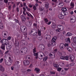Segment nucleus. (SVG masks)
Segmentation results:
<instances>
[{"instance_id":"f257e3e1","label":"nucleus","mask_w":76,"mask_h":76,"mask_svg":"<svg viewBox=\"0 0 76 76\" xmlns=\"http://www.w3.org/2000/svg\"><path fill=\"white\" fill-rule=\"evenodd\" d=\"M6 40V39H4L1 41V42L2 43V45L1 47V48L3 50H5V45H4V44Z\"/></svg>"},{"instance_id":"f03ea898","label":"nucleus","mask_w":76,"mask_h":76,"mask_svg":"<svg viewBox=\"0 0 76 76\" xmlns=\"http://www.w3.org/2000/svg\"><path fill=\"white\" fill-rule=\"evenodd\" d=\"M70 22L71 23H75L76 21V17L75 16H72L70 17Z\"/></svg>"},{"instance_id":"7ed1b4c3","label":"nucleus","mask_w":76,"mask_h":76,"mask_svg":"<svg viewBox=\"0 0 76 76\" xmlns=\"http://www.w3.org/2000/svg\"><path fill=\"white\" fill-rule=\"evenodd\" d=\"M13 52L15 53L16 55L19 56L20 54V51L19 49H17V48H14L13 49Z\"/></svg>"},{"instance_id":"20e7f679","label":"nucleus","mask_w":76,"mask_h":76,"mask_svg":"<svg viewBox=\"0 0 76 76\" xmlns=\"http://www.w3.org/2000/svg\"><path fill=\"white\" fill-rule=\"evenodd\" d=\"M57 39V38L56 37H53V38L52 39L51 41L52 43H51V45H53L52 46H54L56 45V43H55V42Z\"/></svg>"},{"instance_id":"39448f33","label":"nucleus","mask_w":76,"mask_h":76,"mask_svg":"<svg viewBox=\"0 0 76 76\" xmlns=\"http://www.w3.org/2000/svg\"><path fill=\"white\" fill-rule=\"evenodd\" d=\"M20 30L22 32H26L27 31V28L25 26H23L21 27Z\"/></svg>"},{"instance_id":"423d86ee","label":"nucleus","mask_w":76,"mask_h":76,"mask_svg":"<svg viewBox=\"0 0 76 76\" xmlns=\"http://www.w3.org/2000/svg\"><path fill=\"white\" fill-rule=\"evenodd\" d=\"M31 33H32V35H36L37 34V30L35 29H32L31 31Z\"/></svg>"},{"instance_id":"0eeeda50","label":"nucleus","mask_w":76,"mask_h":76,"mask_svg":"<svg viewBox=\"0 0 76 76\" xmlns=\"http://www.w3.org/2000/svg\"><path fill=\"white\" fill-rule=\"evenodd\" d=\"M58 29H59L60 31H63L64 29V28L63 27V26L60 25H58Z\"/></svg>"},{"instance_id":"6e6552de","label":"nucleus","mask_w":76,"mask_h":76,"mask_svg":"<svg viewBox=\"0 0 76 76\" xmlns=\"http://www.w3.org/2000/svg\"><path fill=\"white\" fill-rule=\"evenodd\" d=\"M69 56H66V57H65L64 56H61L60 57L61 59L62 60H69Z\"/></svg>"},{"instance_id":"1a4fd4ad","label":"nucleus","mask_w":76,"mask_h":76,"mask_svg":"<svg viewBox=\"0 0 76 76\" xmlns=\"http://www.w3.org/2000/svg\"><path fill=\"white\" fill-rule=\"evenodd\" d=\"M5 60V63L7 66H10L12 64V62H10L9 61H7L6 60L4 59Z\"/></svg>"},{"instance_id":"9d476101","label":"nucleus","mask_w":76,"mask_h":76,"mask_svg":"<svg viewBox=\"0 0 76 76\" xmlns=\"http://www.w3.org/2000/svg\"><path fill=\"white\" fill-rule=\"evenodd\" d=\"M23 63L25 66H28L30 64L29 61L28 60H25L23 61Z\"/></svg>"},{"instance_id":"9b49d317","label":"nucleus","mask_w":76,"mask_h":76,"mask_svg":"<svg viewBox=\"0 0 76 76\" xmlns=\"http://www.w3.org/2000/svg\"><path fill=\"white\" fill-rule=\"evenodd\" d=\"M68 12H67L62 11L61 12V14L63 16H66L68 15Z\"/></svg>"},{"instance_id":"f8f14e48","label":"nucleus","mask_w":76,"mask_h":76,"mask_svg":"<svg viewBox=\"0 0 76 76\" xmlns=\"http://www.w3.org/2000/svg\"><path fill=\"white\" fill-rule=\"evenodd\" d=\"M66 49L69 51V52H72V51H73V49H72V48H71L70 47H67L66 48Z\"/></svg>"},{"instance_id":"ddd939ff","label":"nucleus","mask_w":76,"mask_h":76,"mask_svg":"<svg viewBox=\"0 0 76 76\" xmlns=\"http://www.w3.org/2000/svg\"><path fill=\"white\" fill-rule=\"evenodd\" d=\"M58 17L61 19H63L64 18V16L61 14H59L58 15Z\"/></svg>"},{"instance_id":"4468645a","label":"nucleus","mask_w":76,"mask_h":76,"mask_svg":"<svg viewBox=\"0 0 76 76\" xmlns=\"http://www.w3.org/2000/svg\"><path fill=\"white\" fill-rule=\"evenodd\" d=\"M21 53H22L23 54H25L24 48H22L20 50Z\"/></svg>"},{"instance_id":"2eb2a0df","label":"nucleus","mask_w":76,"mask_h":76,"mask_svg":"<svg viewBox=\"0 0 76 76\" xmlns=\"http://www.w3.org/2000/svg\"><path fill=\"white\" fill-rule=\"evenodd\" d=\"M0 70L1 71V72H4V67L1 65H0Z\"/></svg>"},{"instance_id":"dca6fc26","label":"nucleus","mask_w":76,"mask_h":76,"mask_svg":"<svg viewBox=\"0 0 76 76\" xmlns=\"http://www.w3.org/2000/svg\"><path fill=\"white\" fill-rule=\"evenodd\" d=\"M22 17V21H25L26 20V18L25 17V16H24V15H21Z\"/></svg>"},{"instance_id":"f3484780","label":"nucleus","mask_w":76,"mask_h":76,"mask_svg":"<svg viewBox=\"0 0 76 76\" xmlns=\"http://www.w3.org/2000/svg\"><path fill=\"white\" fill-rule=\"evenodd\" d=\"M19 45V42H15V48H16V47H18Z\"/></svg>"},{"instance_id":"a211bd4d","label":"nucleus","mask_w":76,"mask_h":76,"mask_svg":"<svg viewBox=\"0 0 76 76\" xmlns=\"http://www.w3.org/2000/svg\"><path fill=\"white\" fill-rule=\"evenodd\" d=\"M65 41L66 42V43H70V38H68L67 39H65Z\"/></svg>"},{"instance_id":"6ab92c4d","label":"nucleus","mask_w":76,"mask_h":76,"mask_svg":"<svg viewBox=\"0 0 76 76\" xmlns=\"http://www.w3.org/2000/svg\"><path fill=\"white\" fill-rule=\"evenodd\" d=\"M71 45L72 47H73V48H76V44L75 43H72Z\"/></svg>"},{"instance_id":"aec40b11","label":"nucleus","mask_w":76,"mask_h":76,"mask_svg":"<svg viewBox=\"0 0 76 76\" xmlns=\"http://www.w3.org/2000/svg\"><path fill=\"white\" fill-rule=\"evenodd\" d=\"M45 6L46 9H48L49 7V4H48V2H45Z\"/></svg>"},{"instance_id":"412c9836","label":"nucleus","mask_w":76,"mask_h":76,"mask_svg":"<svg viewBox=\"0 0 76 76\" xmlns=\"http://www.w3.org/2000/svg\"><path fill=\"white\" fill-rule=\"evenodd\" d=\"M45 37L46 38V39H50L51 36L50 35H45Z\"/></svg>"},{"instance_id":"4be33fe9","label":"nucleus","mask_w":76,"mask_h":76,"mask_svg":"<svg viewBox=\"0 0 76 76\" xmlns=\"http://www.w3.org/2000/svg\"><path fill=\"white\" fill-rule=\"evenodd\" d=\"M70 59L72 62L73 61V60H75V56H72L70 58Z\"/></svg>"},{"instance_id":"5701e85b","label":"nucleus","mask_w":76,"mask_h":76,"mask_svg":"<svg viewBox=\"0 0 76 76\" xmlns=\"http://www.w3.org/2000/svg\"><path fill=\"white\" fill-rule=\"evenodd\" d=\"M34 70L36 72V73H39L40 71V69L38 68H36L34 69Z\"/></svg>"},{"instance_id":"b1692460","label":"nucleus","mask_w":76,"mask_h":76,"mask_svg":"<svg viewBox=\"0 0 76 76\" xmlns=\"http://www.w3.org/2000/svg\"><path fill=\"white\" fill-rule=\"evenodd\" d=\"M31 23L27 21L26 22V24L28 26H31Z\"/></svg>"},{"instance_id":"393cba45","label":"nucleus","mask_w":76,"mask_h":76,"mask_svg":"<svg viewBox=\"0 0 76 76\" xmlns=\"http://www.w3.org/2000/svg\"><path fill=\"white\" fill-rule=\"evenodd\" d=\"M63 45H64V44L63 43L61 44L60 45V48L61 50H63V49H64V48H63Z\"/></svg>"},{"instance_id":"a878e982","label":"nucleus","mask_w":76,"mask_h":76,"mask_svg":"<svg viewBox=\"0 0 76 76\" xmlns=\"http://www.w3.org/2000/svg\"><path fill=\"white\" fill-rule=\"evenodd\" d=\"M41 49L42 50H44V48H45V47L44 46V45H39Z\"/></svg>"},{"instance_id":"bb28decb","label":"nucleus","mask_w":76,"mask_h":76,"mask_svg":"<svg viewBox=\"0 0 76 76\" xmlns=\"http://www.w3.org/2000/svg\"><path fill=\"white\" fill-rule=\"evenodd\" d=\"M9 41H8V40H7V39L6 40V42H5V43L4 44V45H8V44H9Z\"/></svg>"},{"instance_id":"cd10ccee","label":"nucleus","mask_w":76,"mask_h":76,"mask_svg":"<svg viewBox=\"0 0 76 76\" xmlns=\"http://www.w3.org/2000/svg\"><path fill=\"white\" fill-rule=\"evenodd\" d=\"M31 56L30 55H28L26 56V60H29L31 59Z\"/></svg>"},{"instance_id":"c85d7f7f","label":"nucleus","mask_w":76,"mask_h":76,"mask_svg":"<svg viewBox=\"0 0 76 76\" xmlns=\"http://www.w3.org/2000/svg\"><path fill=\"white\" fill-rule=\"evenodd\" d=\"M54 66L55 67H56V69H57L58 67H59V65H58V64H55L54 65Z\"/></svg>"},{"instance_id":"c756f323","label":"nucleus","mask_w":76,"mask_h":76,"mask_svg":"<svg viewBox=\"0 0 76 76\" xmlns=\"http://www.w3.org/2000/svg\"><path fill=\"white\" fill-rule=\"evenodd\" d=\"M61 10L63 12H66V11H67V9L66 8H63L61 9Z\"/></svg>"},{"instance_id":"7c9ffc66","label":"nucleus","mask_w":76,"mask_h":76,"mask_svg":"<svg viewBox=\"0 0 76 76\" xmlns=\"http://www.w3.org/2000/svg\"><path fill=\"white\" fill-rule=\"evenodd\" d=\"M66 35L68 37L72 36V33L70 32H68L67 34H66Z\"/></svg>"},{"instance_id":"2f4dec72","label":"nucleus","mask_w":76,"mask_h":76,"mask_svg":"<svg viewBox=\"0 0 76 76\" xmlns=\"http://www.w3.org/2000/svg\"><path fill=\"white\" fill-rule=\"evenodd\" d=\"M52 28H56V25L55 24L53 23L52 26Z\"/></svg>"},{"instance_id":"473e14b6","label":"nucleus","mask_w":76,"mask_h":76,"mask_svg":"<svg viewBox=\"0 0 76 76\" xmlns=\"http://www.w3.org/2000/svg\"><path fill=\"white\" fill-rule=\"evenodd\" d=\"M48 59V57L47 56H46L43 59V61H45Z\"/></svg>"},{"instance_id":"72a5a7b5","label":"nucleus","mask_w":76,"mask_h":76,"mask_svg":"<svg viewBox=\"0 0 76 76\" xmlns=\"http://www.w3.org/2000/svg\"><path fill=\"white\" fill-rule=\"evenodd\" d=\"M21 42L24 45H25V44L26 43V41L25 40H22L21 41Z\"/></svg>"},{"instance_id":"f704fd0d","label":"nucleus","mask_w":76,"mask_h":76,"mask_svg":"<svg viewBox=\"0 0 76 76\" xmlns=\"http://www.w3.org/2000/svg\"><path fill=\"white\" fill-rule=\"evenodd\" d=\"M58 5H60V6H63L64 5V4L63 2H61L59 3V4H58Z\"/></svg>"},{"instance_id":"c9c22d12","label":"nucleus","mask_w":76,"mask_h":76,"mask_svg":"<svg viewBox=\"0 0 76 76\" xmlns=\"http://www.w3.org/2000/svg\"><path fill=\"white\" fill-rule=\"evenodd\" d=\"M42 36H40L38 37V39L39 41L42 40Z\"/></svg>"},{"instance_id":"e433bc0d","label":"nucleus","mask_w":76,"mask_h":76,"mask_svg":"<svg viewBox=\"0 0 76 76\" xmlns=\"http://www.w3.org/2000/svg\"><path fill=\"white\" fill-rule=\"evenodd\" d=\"M24 51L25 52V54H26V53L27 52V51L28 49L26 48H24Z\"/></svg>"},{"instance_id":"4c0bfd02","label":"nucleus","mask_w":76,"mask_h":76,"mask_svg":"<svg viewBox=\"0 0 76 76\" xmlns=\"http://www.w3.org/2000/svg\"><path fill=\"white\" fill-rule=\"evenodd\" d=\"M35 52H36V48H34L33 49V53H35Z\"/></svg>"},{"instance_id":"58836bf2","label":"nucleus","mask_w":76,"mask_h":76,"mask_svg":"<svg viewBox=\"0 0 76 76\" xmlns=\"http://www.w3.org/2000/svg\"><path fill=\"white\" fill-rule=\"evenodd\" d=\"M26 9L27 11H28V12H29V11H30L31 9H30V8H28V7H26Z\"/></svg>"},{"instance_id":"ea45409f","label":"nucleus","mask_w":76,"mask_h":76,"mask_svg":"<svg viewBox=\"0 0 76 76\" xmlns=\"http://www.w3.org/2000/svg\"><path fill=\"white\" fill-rule=\"evenodd\" d=\"M9 60H8V61H9L10 62H12V60L11 58V57H9Z\"/></svg>"},{"instance_id":"a19ab883","label":"nucleus","mask_w":76,"mask_h":76,"mask_svg":"<svg viewBox=\"0 0 76 76\" xmlns=\"http://www.w3.org/2000/svg\"><path fill=\"white\" fill-rule=\"evenodd\" d=\"M38 35H39V36H40V35H41V31H38Z\"/></svg>"},{"instance_id":"79ce46f5","label":"nucleus","mask_w":76,"mask_h":76,"mask_svg":"<svg viewBox=\"0 0 76 76\" xmlns=\"http://www.w3.org/2000/svg\"><path fill=\"white\" fill-rule=\"evenodd\" d=\"M73 41L74 43H76V37L73 38Z\"/></svg>"},{"instance_id":"37998d69","label":"nucleus","mask_w":76,"mask_h":76,"mask_svg":"<svg viewBox=\"0 0 76 76\" xmlns=\"http://www.w3.org/2000/svg\"><path fill=\"white\" fill-rule=\"evenodd\" d=\"M38 53H34V56H38Z\"/></svg>"},{"instance_id":"c03bdc74","label":"nucleus","mask_w":76,"mask_h":76,"mask_svg":"<svg viewBox=\"0 0 76 76\" xmlns=\"http://www.w3.org/2000/svg\"><path fill=\"white\" fill-rule=\"evenodd\" d=\"M61 74H62V75H65V74H66V73H65V72L64 71L62 70L61 72Z\"/></svg>"},{"instance_id":"a18cd8bd","label":"nucleus","mask_w":76,"mask_h":76,"mask_svg":"<svg viewBox=\"0 0 76 76\" xmlns=\"http://www.w3.org/2000/svg\"><path fill=\"white\" fill-rule=\"evenodd\" d=\"M62 69L61 68L59 67V68H58L57 69L58 71V72H60V71Z\"/></svg>"},{"instance_id":"49530a36","label":"nucleus","mask_w":76,"mask_h":76,"mask_svg":"<svg viewBox=\"0 0 76 76\" xmlns=\"http://www.w3.org/2000/svg\"><path fill=\"white\" fill-rule=\"evenodd\" d=\"M60 64L61 65V66H64V63H63V62L61 63Z\"/></svg>"},{"instance_id":"de8ad7c7","label":"nucleus","mask_w":76,"mask_h":76,"mask_svg":"<svg viewBox=\"0 0 76 76\" xmlns=\"http://www.w3.org/2000/svg\"><path fill=\"white\" fill-rule=\"evenodd\" d=\"M57 49H56L54 50V53H57Z\"/></svg>"},{"instance_id":"09e8293b","label":"nucleus","mask_w":76,"mask_h":76,"mask_svg":"<svg viewBox=\"0 0 76 76\" xmlns=\"http://www.w3.org/2000/svg\"><path fill=\"white\" fill-rule=\"evenodd\" d=\"M19 64V61H18L15 62V65H18V64Z\"/></svg>"},{"instance_id":"8fccbe9b","label":"nucleus","mask_w":76,"mask_h":76,"mask_svg":"<svg viewBox=\"0 0 76 76\" xmlns=\"http://www.w3.org/2000/svg\"><path fill=\"white\" fill-rule=\"evenodd\" d=\"M33 8L35 10H37V8L36 7V6H34V7H33Z\"/></svg>"},{"instance_id":"3c124183","label":"nucleus","mask_w":76,"mask_h":76,"mask_svg":"<svg viewBox=\"0 0 76 76\" xmlns=\"http://www.w3.org/2000/svg\"><path fill=\"white\" fill-rule=\"evenodd\" d=\"M70 5L72 7H74V3H73L72 2L71 3Z\"/></svg>"},{"instance_id":"603ef678","label":"nucleus","mask_w":76,"mask_h":76,"mask_svg":"<svg viewBox=\"0 0 76 76\" xmlns=\"http://www.w3.org/2000/svg\"><path fill=\"white\" fill-rule=\"evenodd\" d=\"M71 66H73L75 64V63H72V64H70Z\"/></svg>"},{"instance_id":"864d4df0","label":"nucleus","mask_w":76,"mask_h":76,"mask_svg":"<svg viewBox=\"0 0 76 76\" xmlns=\"http://www.w3.org/2000/svg\"><path fill=\"white\" fill-rule=\"evenodd\" d=\"M3 58H1L0 60V63H1L2 62H3Z\"/></svg>"},{"instance_id":"5fc2aeb1","label":"nucleus","mask_w":76,"mask_h":76,"mask_svg":"<svg viewBox=\"0 0 76 76\" xmlns=\"http://www.w3.org/2000/svg\"><path fill=\"white\" fill-rule=\"evenodd\" d=\"M4 1L5 3H7L8 2V0H4Z\"/></svg>"},{"instance_id":"6e6d98bb","label":"nucleus","mask_w":76,"mask_h":76,"mask_svg":"<svg viewBox=\"0 0 76 76\" xmlns=\"http://www.w3.org/2000/svg\"><path fill=\"white\" fill-rule=\"evenodd\" d=\"M15 21L16 23H18V22H19V21L16 19H15Z\"/></svg>"},{"instance_id":"4d7b16f0","label":"nucleus","mask_w":76,"mask_h":76,"mask_svg":"<svg viewBox=\"0 0 76 76\" xmlns=\"http://www.w3.org/2000/svg\"><path fill=\"white\" fill-rule=\"evenodd\" d=\"M8 45V46L9 47L12 46V44H11L10 43H9Z\"/></svg>"},{"instance_id":"13d9d810","label":"nucleus","mask_w":76,"mask_h":76,"mask_svg":"<svg viewBox=\"0 0 76 76\" xmlns=\"http://www.w3.org/2000/svg\"><path fill=\"white\" fill-rule=\"evenodd\" d=\"M45 22H48V20L47 19V18L45 19Z\"/></svg>"},{"instance_id":"bf43d9fd","label":"nucleus","mask_w":76,"mask_h":76,"mask_svg":"<svg viewBox=\"0 0 76 76\" xmlns=\"http://www.w3.org/2000/svg\"><path fill=\"white\" fill-rule=\"evenodd\" d=\"M64 46L65 47H66V46H69V44H67V43H65L64 45Z\"/></svg>"},{"instance_id":"052dcab7","label":"nucleus","mask_w":76,"mask_h":76,"mask_svg":"<svg viewBox=\"0 0 76 76\" xmlns=\"http://www.w3.org/2000/svg\"><path fill=\"white\" fill-rule=\"evenodd\" d=\"M11 38V37H10V36H9L8 37V38H7V39L8 40H10Z\"/></svg>"},{"instance_id":"680f3d73","label":"nucleus","mask_w":76,"mask_h":76,"mask_svg":"<svg viewBox=\"0 0 76 76\" xmlns=\"http://www.w3.org/2000/svg\"><path fill=\"white\" fill-rule=\"evenodd\" d=\"M1 76H7V75L4 74H3L1 75Z\"/></svg>"},{"instance_id":"e2e57ef3","label":"nucleus","mask_w":76,"mask_h":76,"mask_svg":"<svg viewBox=\"0 0 76 76\" xmlns=\"http://www.w3.org/2000/svg\"><path fill=\"white\" fill-rule=\"evenodd\" d=\"M23 10H24V11H23V12H26V8H25L23 7Z\"/></svg>"},{"instance_id":"0e129e2a","label":"nucleus","mask_w":76,"mask_h":76,"mask_svg":"<svg viewBox=\"0 0 76 76\" xmlns=\"http://www.w3.org/2000/svg\"><path fill=\"white\" fill-rule=\"evenodd\" d=\"M26 14H27L28 16L30 17V15H29V12H26Z\"/></svg>"},{"instance_id":"69168bd1","label":"nucleus","mask_w":76,"mask_h":76,"mask_svg":"<svg viewBox=\"0 0 76 76\" xmlns=\"http://www.w3.org/2000/svg\"><path fill=\"white\" fill-rule=\"evenodd\" d=\"M29 45H30V47H33V45L32 44H30Z\"/></svg>"},{"instance_id":"338daca9","label":"nucleus","mask_w":76,"mask_h":76,"mask_svg":"<svg viewBox=\"0 0 76 76\" xmlns=\"http://www.w3.org/2000/svg\"><path fill=\"white\" fill-rule=\"evenodd\" d=\"M8 9H10V10H11V6H9L8 7Z\"/></svg>"},{"instance_id":"774afa93","label":"nucleus","mask_w":76,"mask_h":76,"mask_svg":"<svg viewBox=\"0 0 76 76\" xmlns=\"http://www.w3.org/2000/svg\"><path fill=\"white\" fill-rule=\"evenodd\" d=\"M66 67H71L70 66V64H69L66 65Z\"/></svg>"}]
</instances>
